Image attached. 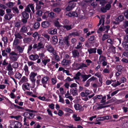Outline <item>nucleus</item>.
I'll return each instance as SVG.
<instances>
[{"label": "nucleus", "instance_id": "obj_32", "mask_svg": "<svg viewBox=\"0 0 128 128\" xmlns=\"http://www.w3.org/2000/svg\"><path fill=\"white\" fill-rule=\"evenodd\" d=\"M6 5L8 7L11 8L14 6L13 3L11 2H9L6 4Z\"/></svg>", "mask_w": 128, "mask_h": 128}, {"label": "nucleus", "instance_id": "obj_14", "mask_svg": "<svg viewBox=\"0 0 128 128\" xmlns=\"http://www.w3.org/2000/svg\"><path fill=\"white\" fill-rule=\"evenodd\" d=\"M38 48H37V51L40 50V49L44 48V46L42 42H38Z\"/></svg>", "mask_w": 128, "mask_h": 128}, {"label": "nucleus", "instance_id": "obj_2", "mask_svg": "<svg viewBox=\"0 0 128 128\" xmlns=\"http://www.w3.org/2000/svg\"><path fill=\"white\" fill-rule=\"evenodd\" d=\"M49 79V77L48 76H44L41 79V82L43 86L45 88H46V84H47L48 82Z\"/></svg>", "mask_w": 128, "mask_h": 128}, {"label": "nucleus", "instance_id": "obj_60", "mask_svg": "<svg viewBox=\"0 0 128 128\" xmlns=\"http://www.w3.org/2000/svg\"><path fill=\"white\" fill-rule=\"evenodd\" d=\"M90 82L89 80H88L86 82V84L84 85V86L86 87H88L89 86Z\"/></svg>", "mask_w": 128, "mask_h": 128}, {"label": "nucleus", "instance_id": "obj_56", "mask_svg": "<svg viewBox=\"0 0 128 128\" xmlns=\"http://www.w3.org/2000/svg\"><path fill=\"white\" fill-rule=\"evenodd\" d=\"M84 89L85 90V93L86 94V95H87V97L90 94L89 92L90 91L88 90L86 88H85Z\"/></svg>", "mask_w": 128, "mask_h": 128}, {"label": "nucleus", "instance_id": "obj_8", "mask_svg": "<svg viewBox=\"0 0 128 128\" xmlns=\"http://www.w3.org/2000/svg\"><path fill=\"white\" fill-rule=\"evenodd\" d=\"M76 67L79 66L77 68L78 70L82 69L83 67H86L87 66L86 65L83 63L80 64L76 63Z\"/></svg>", "mask_w": 128, "mask_h": 128}, {"label": "nucleus", "instance_id": "obj_46", "mask_svg": "<svg viewBox=\"0 0 128 128\" xmlns=\"http://www.w3.org/2000/svg\"><path fill=\"white\" fill-rule=\"evenodd\" d=\"M7 70L8 71H12L13 69L11 67V65L10 64V63L8 65V66L7 67Z\"/></svg>", "mask_w": 128, "mask_h": 128}, {"label": "nucleus", "instance_id": "obj_43", "mask_svg": "<svg viewBox=\"0 0 128 128\" xmlns=\"http://www.w3.org/2000/svg\"><path fill=\"white\" fill-rule=\"evenodd\" d=\"M19 43V40L18 39H15L14 41L13 44L15 46L18 45Z\"/></svg>", "mask_w": 128, "mask_h": 128}, {"label": "nucleus", "instance_id": "obj_49", "mask_svg": "<svg viewBox=\"0 0 128 128\" xmlns=\"http://www.w3.org/2000/svg\"><path fill=\"white\" fill-rule=\"evenodd\" d=\"M53 10L57 13H58L61 11V9L60 8H57L54 9Z\"/></svg>", "mask_w": 128, "mask_h": 128}, {"label": "nucleus", "instance_id": "obj_25", "mask_svg": "<svg viewBox=\"0 0 128 128\" xmlns=\"http://www.w3.org/2000/svg\"><path fill=\"white\" fill-rule=\"evenodd\" d=\"M102 21V25H104V18L102 17L101 19L100 20L99 23L98 25V26H99L101 24Z\"/></svg>", "mask_w": 128, "mask_h": 128}, {"label": "nucleus", "instance_id": "obj_44", "mask_svg": "<svg viewBox=\"0 0 128 128\" xmlns=\"http://www.w3.org/2000/svg\"><path fill=\"white\" fill-rule=\"evenodd\" d=\"M71 35L75 36H78L80 34L77 32H73L71 34Z\"/></svg>", "mask_w": 128, "mask_h": 128}, {"label": "nucleus", "instance_id": "obj_28", "mask_svg": "<svg viewBox=\"0 0 128 128\" xmlns=\"http://www.w3.org/2000/svg\"><path fill=\"white\" fill-rule=\"evenodd\" d=\"M48 16L51 18H53L56 16V14L54 12H51L48 14Z\"/></svg>", "mask_w": 128, "mask_h": 128}, {"label": "nucleus", "instance_id": "obj_17", "mask_svg": "<svg viewBox=\"0 0 128 128\" xmlns=\"http://www.w3.org/2000/svg\"><path fill=\"white\" fill-rule=\"evenodd\" d=\"M96 48H90L89 49H88V51L89 54H91L92 53H96Z\"/></svg>", "mask_w": 128, "mask_h": 128}, {"label": "nucleus", "instance_id": "obj_38", "mask_svg": "<svg viewBox=\"0 0 128 128\" xmlns=\"http://www.w3.org/2000/svg\"><path fill=\"white\" fill-rule=\"evenodd\" d=\"M33 47H32V44L30 45L28 47V49L27 50V53L30 54H31L30 51L32 50V49Z\"/></svg>", "mask_w": 128, "mask_h": 128}, {"label": "nucleus", "instance_id": "obj_18", "mask_svg": "<svg viewBox=\"0 0 128 128\" xmlns=\"http://www.w3.org/2000/svg\"><path fill=\"white\" fill-rule=\"evenodd\" d=\"M123 47L126 50H128V42L125 41L122 43Z\"/></svg>", "mask_w": 128, "mask_h": 128}, {"label": "nucleus", "instance_id": "obj_10", "mask_svg": "<svg viewBox=\"0 0 128 128\" xmlns=\"http://www.w3.org/2000/svg\"><path fill=\"white\" fill-rule=\"evenodd\" d=\"M70 60L64 59L62 62V64L63 66H68L70 64Z\"/></svg>", "mask_w": 128, "mask_h": 128}, {"label": "nucleus", "instance_id": "obj_1", "mask_svg": "<svg viewBox=\"0 0 128 128\" xmlns=\"http://www.w3.org/2000/svg\"><path fill=\"white\" fill-rule=\"evenodd\" d=\"M77 0H72L70 1L68 6L66 8V10L67 11H69L74 8L76 4L74 2H77Z\"/></svg>", "mask_w": 128, "mask_h": 128}, {"label": "nucleus", "instance_id": "obj_26", "mask_svg": "<svg viewBox=\"0 0 128 128\" xmlns=\"http://www.w3.org/2000/svg\"><path fill=\"white\" fill-rule=\"evenodd\" d=\"M53 43L54 44H56L58 42V40L56 36H54L52 37Z\"/></svg>", "mask_w": 128, "mask_h": 128}, {"label": "nucleus", "instance_id": "obj_27", "mask_svg": "<svg viewBox=\"0 0 128 128\" xmlns=\"http://www.w3.org/2000/svg\"><path fill=\"white\" fill-rule=\"evenodd\" d=\"M81 76L82 78V82H83L86 81L88 79L87 76V75L86 74H82Z\"/></svg>", "mask_w": 128, "mask_h": 128}, {"label": "nucleus", "instance_id": "obj_47", "mask_svg": "<svg viewBox=\"0 0 128 128\" xmlns=\"http://www.w3.org/2000/svg\"><path fill=\"white\" fill-rule=\"evenodd\" d=\"M103 103L101 104H99L98 105V106L97 108L98 109H100L103 108H104Z\"/></svg>", "mask_w": 128, "mask_h": 128}, {"label": "nucleus", "instance_id": "obj_21", "mask_svg": "<svg viewBox=\"0 0 128 128\" xmlns=\"http://www.w3.org/2000/svg\"><path fill=\"white\" fill-rule=\"evenodd\" d=\"M40 26V23L38 22H36L33 26V27L34 29H37L39 28Z\"/></svg>", "mask_w": 128, "mask_h": 128}, {"label": "nucleus", "instance_id": "obj_33", "mask_svg": "<svg viewBox=\"0 0 128 128\" xmlns=\"http://www.w3.org/2000/svg\"><path fill=\"white\" fill-rule=\"evenodd\" d=\"M99 60L101 62L105 61L106 60V57L102 56H100V57Z\"/></svg>", "mask_w": 128, "mask_h": 128}, {"label": "nucleus", "instance_id": "obj_54", "mask_svg": "<svg viewBox=\"0 0 128 128\" xmlns=\"http://www.w3.org/2000/svg\"><path fill=\"white\" fill-rule=\"evenodd\" d=\"M38 55L39 56H40V58L42 60V59H44L43 58L45 56L44 53H39L38 54Z\"/></svg>", "mask_w": 128, "mask_h": 128}, {"label": "nucleus", "instance_id": "obj_13", "mask_svg": "<svg viewBox=\"0 0 128 128\" xmlns=\"http://www.w3.org/2000/svg\"><path fill=\"white\" fill-rule=\"evenodd\" d=\"M42 64H43L44 66H46L47 63L50 62V58H45L42 59Z\"/></svg>", "mask_w": 128, "mask_h": 128}, {"label": "nucleus", "instance_id": "obj_34", "mask_svg": "<svg viewBox=\"0 0 128 128\" xmlns=\"http://www.w3.org/2000/svg\"><path fill=\"white\" fill-rule=\"evenodd\" d=\"M17 48L18 51L19 53H22L24 49V48H22L19 46H17Z\"/></svg>", "mask_w": 128, "mask_h": 128}, {"label": "nucleus", "instance_id": "obj_52", "mask_svg": "<svg viewBox=\"0 0 128 128\" xmlns=\"http://www.w3.org/2000/svg\"><path fill=\"white\" fill-rule=\"evenodd\" d=\"M4 14V10L0 8V16H2Z\"/></svg>", "mask_w": 128, "mask_h": 128}, {"label": "nucleus", "instance_id": "obj_48", "mask_svg": "<svg viewBox=\"0 0 128 128\" xmlns=\"http://www.w3.org/2000/svg\"><path fill=\"white\" fill-rule=\"evenodd\" d=\"M64 114V113L61 110H59L58 113V115L60 116H61Z\"/></svg>", "mask_w": 128, "mask_h": 128}, {"label": "nucleus", "instance_id": "obj_42", "mask_svg": "<svg viewBox=\"0 0 128 128\" xmlns=\"http://www.w3.org/2000/svg\"><path fill=\"white\" fill-rule=\"evenodd\" d=\"M65 111L72 113L73 112V111L71 109L68 108H65Z\"/></svg>", "mask_w": 128, "mask_h": 128}, {"label": "nucleus", "instance_id": "obj_23", "mask_svg": "<svg viewBox=\"0 0 128 128\" xmlns=\"http://www.w3.org/2000/svg\"><path fill=\"white\" fill-rule=\"evenodd\" d=\"M74 106L76 110H78L80 109L81 106L80 104H74Z\"/></svg>", "mask_w": 128, "mask_h": 128}, {"label": "nucleus", "instance_id": "obj_22", "mask_svg": "<svg viewBox=\"0 0 128 128\" xmlns=\"http://www.w3.org/2000/svg\"><path fill=\"white\" fill-rule=\"evenodd\" d=\"M124 17L123 15H120L118 17L116 18V19L118 20L119 22H121L124 20Z\"/></svg>", "mask_w": 128, "mask_h": 128}, {"label": "nucleus", "instance_id": "obj_55", "mask_svg": "<svg viewBox=\"0 0 128 128\" xmlns=\"http://www.w3.org/2000/svg\"><path fill=\"white\" fill-rule=\"evenodd\" d=\"M70 86L72 88H76L77 87V84L75 83H73L70 84Z\"/></svg>", "mask_w": 128, "mask_h": 128}, {"label": "nucleus", "instance_id": "obj_40", "mask_svg": "<svg viewBox=\"0 0 128 128\" xmlns=\"http://www.w3.org/2000/svg\"><path fill=\"white\" fill-rule=\"evenodd\" d=\"M15 76L16 78L20 79L21 78L22 75L19 72H18L16 74Z\"/></svg>", "mask_w": 128, "mask_h": 128}, {"label": "nucleus", "instance_id": "obj_45", "mask_svg": "<svg viewBox=\"0 0 128 128\" xmlns=\"http://www.w3.org/2000/svg\"><path fill=\"white\" fill-rule=\"evenodd\" d=\"M42 13V12L41 10H38L36 12V14L38 16H41Z\"/></svg>", "mask_w": 128, "mask_h": 128}, {"label": "nucleus", "instance_id": "obj_51", "mask_svg": "<svg viewBox=\"0 0 128 128\" xmlns=\"http://www.w3.org/2000/svg\"><path fill=\"white\" fill-rule=\"evenodd\" d=\"M107 10H109L111 7V5L110 4H107L105 6Z\"/></svg>", "mask_w": 128, "mask_h": 128}, {"label": "nucleus", "instance_id": "obj_24", "mask_svg": "<svg viewBox=\"0 0 128 128\" xmlns=\"http://www.w3.org/2000/svg\"><path fill=\"white\" fill-rule=\"evenodd\" d=\"M72 25H66L63 26V28L66 29L67 30H70L72 29Z\"/></svg>", "mask_w": 128, "mask_h": 128}, {"label": "nucleus", "instance_id": "obj_15", "mask_svg": "<svg viewBox=\"0 0 128 128\" xmlns=\"http://www.w3.org/2000/svg\"><path fill=\"white\" fill-rule=\"evenodd\" d=\"M68 15L69 16H75L77 17L78 16V14L75 12H72L69 13Z\"/></svg>", "mask_w": 128, "mask_h": 128}, {"label": "nucleus", "instance_id": "obj_36", "mask_svg": "<svg viewBox=\"0 0 128 128\" xmlns=\"http://www.w3.org/2000/svg\"><path fill=\"white\" fill-rule=\"evenodd\" d=\"M123 68V67L122 66L118 65L117 66V69L118 71L119 72H122V70Z\"/></svg>", "mask_w": 128, "mask_h": 128}, {"label": "nucleus", "instance_id": "obj_19", "mask_svg": "<svg viewBox=\"0 0 128 128\" xmlns=\"http://www.w3.org/2000/svg\"><path fill=\"white\" fill-rule=\"evenodd\" d=\"M57 29L54 28L53 30H51L48 32V33L52 35L54 34L57 33Z\"/></svg>", "mask_w": 128, "mask_h": 128}, {"label": "nucleus", "instance_id": "obj_16", "mask_svg": "<svg viewBox=\"0 0 128 128\" xmlns=\"http://www.w3.org/2000/svg\"><path fill=\"white\" fill-rule=\"evenodd\" d=\"M22 15L24 18L28 19L29 18V14L28 13L25 12H22Z\"/></svg>", "mask_w": 128, "mask_h": 128}, {"label": "nucleus", "instance_id": "obj_7", "mask_svg": "<svg viewBox=\"0 0 128 128\" xmlns=\"http://www.w3.org/2000/svg\"><path fill=\"white\" fill-rule=\"evenodd\" d=\"M69 37L68 36H66L64 38V44L66 45V46L68 47L70 44L68 41Z\"/></svg>", "mask_w": 128, "mask_h": 128}, {"label": "nucleus", "instance_id": "obj_30", "mask_svg": "<svg viewBox=\"0 0 128 128\" xmlns=\"http://www.w3.org/2000/svg\"><path fill=\"white\" fill-rule=\"evenodd\" d=\"M12 10L13 11L14 13L16 12L18 14L19 13V10L17 7H14L12 8Z\"/></svg>", "mask_w": 128, "mask_h": 128}, {"label": "nucleus", "instance_id": "obj_6", "mask_svg": "<svg viewBox=\"0 0 128 128\" xmlns=\"http://www.w3.org/2000/svg\"><path fill=\"white\" fill-rule=\"evenodd\" d=\"M46 48L47 51L50 53L51 52H53L54 51V48L51 45H46Z\"/></svg>", "mask_w": 128, "mask_h": 128}, {"label": "nucleus", "instance_id": "obj_62", "mask_svg": "<svg viewBox=\"0 0 128 128\" xmlns=\"http://www.w3.org/2000/svg\"><path fill=\"white\" fill-rule=\"evenodd\" d=\"M126 81V78L124 77L122 78L121 79L120 82L121 83H124Z\"/></svg>", "mask_w": 128, "mask_h": 128}, {"label": "nucleus", "instance_id": "obj_5", "mask_svg": "<svg viewBox=\"0 0 128 128\" xmlns=\"http://www.w3.org/2000/svg\"><path fill=\"white\" fill-rule=\"evenodd\" d=\"M29 57V59L31 60L34 61L38 58L39 56L37 54H35L30 55Z\"/></svg>", "mask_w": 128, "mask_h": 128}, {"label": "nucleus", "instance_id": "obj_29", "mask_svg": "<svg viewBox=\"0 0 128 128\" xmlns=\"http://www.w3.org/2000/svg\"><path fill=\"white\" fill-rule=\"evenodd\" d=\"M37 73H35L34 72H32L30 75V78H35V77L37 75Z\"/></svg>", "mask_w": 128, "mask_h": 128}, {"label": "nucleus", "instance_id": "obj_53", "mask_svg": "<svg viewBox=\"0 0 128 128\" xmlns=\"http://www.w3.org/2000/svg\"><path fill=\"white\" fill-rule=\"evenodd\" d=\"M20 124L21 125V124L20 122H15V125L14 127V128H18V125Z\"/></svg>", "mask_w": 128, "mask_h": 128}, {"label": "nucleus", "instance_id": "obj_61", "mask_svg": "<svg viewBox=\"0 0 128 128\" xmlns=\"http://www.w3.org/2000/svg\"><path fill=\"white\" fill-rule=\"evenodd\" d=\"M29 115L30 116H28L26 117V118L28 119H30L34 117V116H33V114L32 113H30L29 114Z\"/></svg>", "mask_w": 128, "mask_h": 128}, {"label": "nucleus", "instance_id": "obj_4", "mask_svg": "<svg viewBox=\"0 0 128 128\" xmlns=\"http://www.w3.org/2000/svg\"><path fill=\"white\" fill-rule=\"evenodd\" d=\"M50 24V23L47 21L42 22L41 24V26L43 28H46L48 27Z\"/></svg>", "mask_w": 128, "mask_h": 128}, {"label": "nucleus", "instance_id": "obj_58", "mask_svg": "<svg viewBox=\"0 0 128 128\" xmlns=\"http://www.w3.org/2000/svg\"><path fill=\"white\" fill-rule=\"evenodd\" d=\"M29 6H30V7L32 10V11L33 13L34 12V7L33 6V5L32 4H29Z\"/></svg>", "mask_w": 128, "mask_h": 128}, {"label": "nucleus", "instance_id": "obj_3", "mask_svg": "<svg viewBox=\"0 0 128 128\" xmlns=\"http://www.w3.org/2000/svg\"><path fill=\"white\" fill-rule=\"evenodd\" d=\"M70 93L73 96L78 95V89L76 88H71L70 90Z\"/></svg>", "mask_w": 128, "mask_h": 128}, {"label": "nucleus", "instance_id": "obj_64", "mask_svg": "<svg viewBox=\"0 0 128 128\" xmlns=\"http://www.w3.org/2000/svg\"><path fill=\"white\" fill-rule=\"evenodd\" d=\"M122 55L125 57H128V52L125 51L123 53Z\"/></svg>", "mask_w": 128, "mask_h": 128}, {"label": "nucleus", "instance_id": "obj_35", "mask_svg": "<svg viewBox=\"0 0 128 128\" xmlns=\"http://www.w3.org/2000/svg\"><path fill=\"white\" fill-rule=\"evenodd\" d=\"M14 36L15 38H19L20 39H22L23 38L22 36L19 33L15 34Z\"/></svg>", "mask_w": 128, "mask_h": 128}, {"label": "nucleus", "instance_id": "obj_39", "mask_svg": "<svg viewBox=\"0 0 128 128\" xmlns=\"http://www.w3.org/2000/svg\"><path fill=\"white\" fill-rule=\"evenodd\" d=\"M10 59L13 61H16L17 60V58L15 56H10Z\"/></svg>", "mask_w": 128, "mask_h": 128}, {"label": "nucleus", "instance_id": "obj_31", "mask_svg": "<svg viewBox=\"0 0 128 128\" xmlns=\"http://www.w3.org/2000/svg\"><path fill=\"white\" fill-rule=\"evenodd\" d=\"M109 37V36L108 34H104L102 36V41H104L106 39L108 38Z\"/></svg>", "mask_w": 128, "mask_h": 128}, {"label": "nucleus", "instance_id": "obj_63", "mask_svg": "<svg viewBox=\"0 0 128 128\" xmlns=\"http://www.w3.org/2000/svg\"><path fill=\"white\" fill-rule=\"evenodd\" d=\"M18 63L17 62H15L12 64V66L13 68H16L18 67Z\"/></svg>", "mask_w": 128, "mask_h": 128}, {"label": "nucleus", "instance_id": "obj_57", "mask_svg": "<svg viewBox=\"0 0 128 128\" xmlns=\"http://www.w3.org/2000/svg\"><path fill=\"white\" fill-rule=\"evenodd\" d=\"M51 80L52 83L53 84H55L57 82L56 79L55 78H52Z\"/></svg>", "mask_w": 128, "mask_h": 128}, {"label": "nucleus", "instance_id": "obj_59", "mask_svg": "<svg viewBox=\"0 0 128 128\" xmlns=\"http://www.w3.org/2000/svg\"><path fill=\"white\" fill-rule=\"evenodd\" d=\"M124 14L126 18L128 19V8L127 10L124 12Z\"/></svg>", "mask_w": 128, "mask_h": 128}, {"label": "nucleus", "instance_id": "obj_20", "mask_svg": "<svg viewBox=\"0 0 128 128\" xmlns=\"http://www.w3.org/2000/svg\"><path fill=\"white\" fill-rule=\"evenodd\" d=\"M2 40L4 42V46H5L8 41L7 38L6 37H3L2 38Z\"/></svg>", "mask_w": 128, "mask_h": 128}, {"label": "nucleus", "instance_id": "obj_50", "mask_svg": "<svg viewBox=\"0 0 128 128\" xmlns=\"http://www.w3.org/2000/svg\"><path fill=\"white\" fill-rule=\"evenodd\" d=\"M106 96H104L102 97V98H101V100L100 101V103L102 104L104 103L106 101Z\"/></svg>", "mask_w": 128, "mask_h": 128}, {"label": "nucleus", "instance_id": "obj_12", "mask_svg": "<svg viewBox=\"0 0 128 128\" xmlns=\"http://www.w3.org/2000/svg\"><path fill=\"white\" fill-rule=\"evenodd\" d=\"M28 31L27 28L25 26H23L20 29V32L22 33H26Z\"/></svg>", "mask_w": 128, "mask_h": 128}, {"label": "nucleus", "instance_id": "obj_9", "mask_svg": "<svg viewBox=\"0 0 128 128\" xmlns=\"http://www.w3.org/2000/svg\"><path fill=\"white\" fill-rule=\"evenodd\" d=\"M89 43L90 44H93L95 42V36L94 35H92L90 36V37L88 39Z\"/></svg>", "mask_w": 128, "mask_h": 128}, {"label": "nucleus", "instance_id": "obj_41", "mask_svg": "<svg viewBox=\"0 0 128 128\" xmlns=\"http://www.w3.org/2000/svg\"><path fill=\"white\" fill-rule=\"evenodd\" d=\"M64 38L62 39V38L59 39V43L60 45L62 46L64 45Z\"/></svg>", "mask_w": 128, "mask_h": 128}, {"label": "nucleus", "instance_id": "obj_11", "mask_svg": "<svg viewBox=\"0 0 128 128\" xmlns=\"http://www.w3.org/2000/svg\"><path fill=\"white\" fill-rule=\"evenodd\" d=\"M72 53L73 57L75 58L76 57H78L79 56V53L77 50H74L72 51Z\"/></svg>", "mask_w": 128, "mask_h": 128}, {"label": "nucleus", "instance_id": "obj_37", "mask_svg": "<svg viewBox=\"0 0 128 128\" xmlns=\"http://www.w3.org/2000/svg\"><path fill=\"white\" fill-rule=\"evenodd\" d=\"M20 22L19 21H17L15 23L14 26L19 28L20 27Z\"/></svg>", "mask_w": 128, "mask_h": 128}]
</instances>
